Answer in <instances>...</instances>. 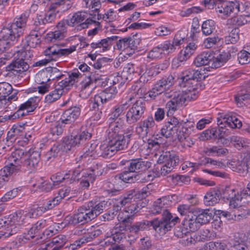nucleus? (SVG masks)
<instances>
[{"label": "nucleus", "mask_w": 250, "mask_h": 250, "mask_svg": "<svg viewBox=\"0 0 250 250\" xmlns=\"http://www.w3.org/2000/svg\"><path fill=\"white\" fill-rule=\"evenodd\" d=\"M131 89L134 91L133 94L139 99H146L148 97V92H146V89L144 86L138 85L137 84L133 85Z\"/></svg>", "instance_id": "5fc2aeb1"}, {"label": "nucleus", "mask_w": 250, "mask_h": 250, "mask_svg": "<svg viewBox=\"0 0 250 250\" xmlns=\"http://www.w3.org/2000/svg\"><path fill=\"white\" fill-rule=\"evenodd\" d=\"M118 36H113L110 37L102 39L97 42H93L90 44V46L93 49H102L103 51L109 50L114 42L117 41Z\"/></svg>", "instance_id": "c756f323"}, {"label": "nucleus", "mask_w": 250, "mask_h": 250, "mask_svg": "<svg viewBox=\"0 0 250 250\" xmlns=\"http://www.w3.org/2000/svg\"><path fill=\"white\" fill-rule=\"evenodd\" d=\"M21 150L23 152L20 159V165L23 162V166L25 167L28 170H33L38 166L40 160V154L38 151L30 150L24 154V152L21 149H17L15 151Z\"/></svg>", "instance_id": "a211bd4d"}, {"label": "nucleus", "mask_w": 250, "mask_h": 250, "mask_svg": "<svg viewBox=\"0 0 250 250\" xmlns=\"http://www.w3.org/2000/svg\"><path fill=\"white\" fill-rule=\"evenodd\" d=\"M59 88V87L58 88L55 87V89L45 96L44 99L45 103L51 104L60 98L62 93V90Z\"/></svg>", "instance_id": "8fccbe9b"}, {"label": "nucleus", "mask_w": 250, "mask_h": 250, "mask_svg": "<svg viewBox=\"0 0 250 250\" xmlns=\"http://www.w3.org/2000/svg\"><path fill=\"white\" fill-rule=\"evenodd\" d=\"M28 213L23 210H20L15 212L10 217L4 218V221H6V227H7V231L3 232L0 231V238L2 237L6 238L15 233L13 230L12 226L14 225H21L22 224L26 219Z\"/></svg>", "instance_id": "4468645a"}, {"label": "nucleus", "mask_w": 250, "mask_h": 250, "mask_svg": "<svg viewBox=\"0 0 250 250\" xmlns=\"http://www.w3.org/2000/svg\"><path fill=\"white\" fill-rule=\"evenodd\" d=\"M66 237L63 235H59L53 238L50 242L42 244L41 248L45 250H59L65 244Z\"/></svg>", "instance_id": "a878e982"}, {"label": "nucleus", "mask_w": 250, "mask_h": 250, "mask_svg": "<svg viewBox=\"0 0 250 250\" xmlns=\"http://www.w3.org/2000/svg\"><path fill=\"white\" fill-rule=\"evenodd\" d=\"M77 194L76 190H72L70 187H64L60 189L58 191V196L57 198H60L61 200L66 197L71 198L74 197Z\"/></svg>", "instance_id": "13d9d810"}, {"label": "nucleus", "mask_w": 250, "mask_h": 250, "mask_svg": "<svg viewBox=\"0 0 250 250\" xmlns=\"http://www.w3.org/2000/svg\"><path fill=\"white\" fill-rule=\"evenodd\" d=\"M240 30L237 28L233 29L229 33V35L226 36L225 41L227 43H234L239 39Z\"/></svg>", "instance_id": "680f3d73"}, {"label": "nucleus", "mask_w": 250, "mask_h": 250, "mask_svg": "<svg viewBox=\"0 0 250 250\" xmlns=\"http://www.w3.org/2000/svg\"><path fill=\"white\" fill-rule=\"evenodd\" d=\"M29 17L27 13H23L19 18H15L11 24L3 27L1 31L0 38V50L4 52L7 50L24 33Z\"/></svg>", "instance_id": "f03ea898"}, {"label": "nucleus", "mask_w": 250, "mask_h": 250, "mask_svg": "<svg viewBox=\"0 0 250 250\" xmlns=\"http://www.w3.org/2000/svg\"><path fill=\"white\" fill-rule=\"evenodd\" d=\"M134 191L131 190L124 194V196L120 198L116 203L114 204V208L116 210H120L122 207H126L129 206L131 203L135 201L134 197Z\"/></svg>", "instance_id": "473e14b6"}, {"label": "nucleus", "mask_w": 250, "mask_h": 250, "mask_svg": "<svg viewBox=\"0 0 250 250\" xmlns=\"http://www.w3.org/2000/svg\"><path fill=\"white\" fill-rule=\"evenodd\" d=\"M149 227H152L153 229L160 235L165 234L171 228V225L167 221H163L158 218L149 221Z\"/></svg>", "instance_id": "c85d7f7f"}, {"label": "nucleus", "mask_w": 250, "mask_h": 250, "mask_svg": "<svg viewBox=\"0 0 250 250\" xmlns=\"http://www.w3.org/2000/svg\"><path fill=\"white\" fill-rule=\"evenodd\" d=\"M40 102L39 97L35 96L29 98L25 102L21 104L18 110L13 114L5 115L4 117L5 121H13L20 118L28 115L29 113L35 110Z\"/></svg>", "instance_id": "9d476101"}, {"label": "nucleus", "mask_w": 250, "mask_h": 250, "mask_svg": "<svg viewBox=\"0 0 250 250\" xmlns=\"http://www.w3.org/2000/svg\"><path fill=\"white\" fill-rule=\"evenodd\" d=\"M117 92L116 86H110L100 94L95 95V101L97 103H101V104L106 103L114 98Z\"/></svg>", "instance_id": "bb28decb"}, {"label": "nucleus", "mask_w": 250, "mask_h": 250, "mask_svg": "<svg viewBox=\"0 0 250 250\" xmlns=\"http://www.w3.org/2000/svg\"><path fill=\"white\" fill-rule=\"evenodd\" d=\"M107 202L104 201L98 204H96L93 201H89L82 206L89 222L94 219L102 213L104 209L105 208Z\"/></svg>", "instance_id": "f3484780"}, {"label": "nucleus", "mask_w": 250, "mask_h": 250, "mask_svg": "<svg viewBox=\"0 0 250 250\" xmlns=\"http://www.w3.org/2000/svg\"><path fill=\"white\" fill-rule=\"evenodd\" d=\"M143 206L139 205V203H136L135 201L131 203L129 206L125 208L123 211L119 213H124V214L129 216L132 217V221H133L134 215L137 213Z\"/></svg>", "instance_id": "a18cd8bd"}, {"label": "nucleus", "mask_w": 250, "mask_h": 250, "mask_svg": "<svg viewBox=\"0 0 250 250\" xmlns=\"http://www.w3.org/2000/svg\"><path fill=\"white\" fill-rule=\"evenodd\" d=\"M249 83L245 86L246 89V92L244 93L242 91L240 93H238L235 97V102L239 106H242V104L243 101L250 99V92L248 91Z\"/></svg>", "instance_id": "e2e57ef3"}, {"label": "nucleus", "mask_w": 250, "mask_h": 250, "mask_svg": "<svg viewBox=\"0 0 250 250\" xmlns=\"http://www.w3.org/2000/svg\"><path fill=\"white\" fill-rule=\"evenodd\" d=\"M120 178L125 183L139 182L138 173H133L130 171L123 172L120 175Z\"/></svg>", "instance_id": "603ef678"}, {"label": "nucleus", "mask_w": 250, "mask_h": 250, "mask_svg": "<svg viewBox=\"0 0 250 250\" xmlns=\"http://www.w3.org/2000/svg\"><path fill=\"white\" fill-rule=\"evenodd\" d=\"M197 91H189L188 89L183 91H173L165 92V98L170 99L166 105L167 116L171 115L180 107L184 104L186 101H190L196 98Z\"/></svg>", "instance_id": "7ed1b4c3"}, {"label": "nucleus", "mask_w": 250, "mask_h": 250, "mask_svg": "<svg viewBox=\"0 0 250 250\" xmlns=\"http://www.w3.org/2000/svg\"><path fill=\"white\" fill-rule=\"evenodd\" d=\"M39 29L35 28L34 30H32L30 34L26 37L25 40L27 45L31 47H36L41 42V35L38 33Z\"/></svg>", "instance_id": "58836bf2"}, {"label": "nucleus", "mask_w": 250, "mask_h": 250, "mask_svg": "<svg viewBox=\"0 0 250 250\" xmlns=\"http://www.w3.org/2000/svg\"><path fill=\"white\" fill-rule=\"evenodd\" d=\"M199 213L196 215L198 221L202 226L209 222L212 218V213L208 209L199 210Z\"/></svg>", "instance_id": "864d4df0"}, {"label": "nucleus", "mask_w": 250, "mask_h": 250, "mask_svg": "<svg viewBox=\"0 0 250 250\" xmlns=\"http://www.w3.org/2000/svg\"><path fill=\"white\" fill-rule=\"evenodd\" d=\"M174 76L169 74L157 81L152 89L148 91L149 98L154 100L157 96L164 93L174 84Z\"/></svg>", "instance_id": "2eb2a0df"}, {"label": "nucleus", "mask_w": 250, "mask_h": 250, "mask_svg": "<svg viewBox=\"0 0 250 250\" xmlns=\"http://www.w3.org/2000/svg\"><path fill=\"white\" fill-rule=\"evenodd\" d=\"M51 221L48 219H41L37 223L33 225L30 230L28 231V235H29L31 238H33L36 235L42 232L44 229L45 231H43V234L46 233V235L49 236L50 234L48 233L50 231L51 233H53V231L51 230H47L46 229L50 225Z\"/></svg>", "instance_id": "4be33fe9"}, {"label": "nucleus", "mask_w": 250, "mask_h": 250, "mask_svg": "<svg viewBox=\"0 0 250 250\" xmlns=\"http://www.w3.org/2000/svg\"><path fill=\"white\" fill-rule=\"evenodd\" d=\"M228 54L229 53L226 52V51L221 52L216 58H214L211 67L217 68L221 66L223 63L230 59L229 55Z\"/></svg>", "instance_id": "09e8293b"}, {"label": "nucleus", "mask_w": 250, "mask_h": 250, "mask_svg": "<svg viewBox=\"0 0 250 250\" xmlns=\"http://www.w3.org/2000/svg\"><path fill=\"white\" fill-rule=\"evenodd\" d=\"M141 40L139 35L136 34L132 37H126L117 42V47L120 50H135L140 44Z\"/></svg>", "instance_id": "aec40b11"}, {"label": "nucleus", "mask_w": 250, "mask_h": 250, "mask_svg": "<svg viewBox=\"0 0 250 250\" xmlns=\"http://www.w3.org/2000/svg\"><path fill=\"white\" fill-rule=\"evenodd\" d=\"M156 177L154 171L138 173L139 182L146 183L152 181Z\"/></svg>", "instance_id": "774afa93"}, {"label": "nucleus", "mask_w": 250, "mask_h": 250, "mask_svg": "<svg viewBox=\"0 0 250 250\" xmlns=\"http://www.w3.org/2000/svg\"><path fill=\"white\" fill-rule=\"evenodd\" d=\"M202 75L198 70L188 69L182 72L180 78L181 87L187 88L189 91H197L199 86H201L198 82L202 79Z\"/></svg>", "instance_id": "6e6552de"}, {"label": "nucleus", "mask_w": 250, "mask_h": 250, "mask_svg": "<svg viewBox=\"0 0 250 250\" xmlns=\"http://www.w3.org/2000/svg\"><path fill=\"white\" fill-rule=\"evenodd\" d=\"M18 91L13 89L7 83H0V109H5L6 111L16 108L15 102L17 101Z\"/></svg>", "instance_id": "39448f33"}, {"label": "nucleus", "mask_w": 250, "mask_h": 250, "mask_svg": "<svg viewBox=\"0 0 250 250\" xmlns=\"http://www.w3.org/2000/svg\"><path fill=\"white\" fill-rule=\"evenodd\" d=\"M168 200L165 197H162L157 199L154 203L152 209V212L153 214H159L162 211H164L166 210Z\"/></svg>", "instance_id": "37998d69"}, {"label": "nucleus", "mask_w": 250, "mask_h": 250, "mask_svg": "<svg viewBox=\"0 0 250 250\" xmlns=\"http://www.w3.org/2000/svg\"><path fill=\"white\" fill-rule=\"evenodd\" d=\"M54 114L50 115L48 118L49 121H47L48 122H52L50 127V131L53 135H60L63 132L62 127L63 126V125L64 124L61 122L60 119L59 120L56 121L54 120Z\"/></svg>", "instance_id": "a19ab883"}, {"label": "nucleus", "mask_w": 250, "mask_h": 250, "mask_svg": "<svg viewBox=\"0 0 250 250\" xmlns=\"http://www.w3.org/2000/svg\"><path fill=\"white\" fill-rule=\"evenodd\" d=\"M215 29V23L211 20L205 21L202 25L203 34L208 36L210 35Z\"/></svg>", "instance_id": "4d7b16f0"}, {"label": "nucleus", "mask_w": 250, "mask_h": 250, "mask_svg": "<svg viewBox=\"0 0 250 250\" xmlns=\"http://www.w3.org/2000/svg\"><path fill=\"white\" fill-rule=\"evenodd\" d=\"M117 218L119 223L105 234L107 238L112 239V241L108 240L111 243L119 242L124 237L125 232L128 230V224L132 223V217L124 214V213H119Z\"/></svg>", "instance_id": "423d86ee"}, {"label": "nucleus", "mask_w": 250, "mask_h": 250, "mask_svg": "<svg viewBox=\"0 0 250 250\" xmlns=\"http://www.w3.org/2000/svg\"><path fill=\"white\" fill-rule=\"evenodd\" d=\"M14 52H17V57H19V59L13 61L5 67L6 71L8 72L7 74L9 76H19L29 68V65L24 61L26 52L21 49L20 50L14 51Z\"/></svg>", "instance_id": "9b49d317"}, {"label": "nucleus", "mask_w": 250, "mask_h": 250, "mask_svg": "<svg viewBox=\"0 0 250 250\" xmlns=\"http://www.w3.org/2000/svg\"><path fill=\"white\" fill-rule=\"evenodd\" d=\"M155 123L152 116L138 123L135 127L136 133L142 137H146L148 133L153 129Z\"/></svg>", "instance_id": "412c9836"}, {"label": "nucleus", "mask_w": 250, "mask_h": 250, "mask_svg": "<svg viewBox=\"0 0 250 250\" xmlns=\"http://www.w3.org/2000/svg\"><path fill=\"white\" fill-rule=\"evenodd\" d=\"M87 13L79 11L74 13L72 17L68 20V26H78L82 29L86 28L89 25L92 24L93 21L87 18Z\"/></svg>", "instance_id": "6ab92c4d"}, {"label": "nucleus", "mask_w": 250, "mask_h": 250, "mask_svg": "<svg viewBox=\"0 0 250 250\" xmlns=\"http://www.w3.org/2000/svg\"><path fill=\"white\" fill-rule=\"evenodd\" d=\"M23 152L21 150L13 151L8 157L9 164L0 170V188L8 181L9 177L21 170L20 159Z\"/></svg>", "instance_id": "0eeeda50"}, {"label": "nucleus", "mask_w": 250, "mask_h": 250, "mask_svg": "<svg viewBox=\"0 0 250 250\" xmlns=\"http://www.w3.org/2000/svg\"><path fill=\"white\" fill-rule=\"evenodd\" d=\"M232 193L234 192L233 196L231 197H229V206L230 208H237L241 206V201L243 199V197L242 194H243L242 192L241 194H239L238 192L237 194L235 193V191L234 189H231L230 190Z\"/></svg>", "instance_id": "3c124183"}, {"label": "nucleus", "mask_w": 250, "mask_h": 250, "mask_svg": "<svg viewBox=\"0 0 250 250\" xmlns=\"http://www.w3.org/2000/svg\"><path fill=\"white\" fill-rule=\"evenodd\" d=\"M76 45H72L67 48L61 49L57 45L48 47L45 51L44 54L47 59L42 60L36 62L37 66H43L52 61H56L62 56H66L76 50Z\"/></svg>", "instance_id": "1a4fd4ad"}, {"label": "nucleus", "mask_w": 250, "mask_h": 250, "mask_svg": "<svg viewBox=\"0 0 250 250\" xmlns=\"http://www.w3.org/2000/svg\"><path fill=\"white\" fill-rule=\"evenodd\" d=\"M146 110V104L144 100L139 99L126 112V122L129 125L134 124L139 121L143 116Z\"/></svg>", "instance_id": "ddd939ff"}, {"label": "nucleus", "mask_w": 250, "mask_h": 250, "mask_svg": "<svg viewBox=\"0 0 250 250\" xmlns=\"http://www.w3.org/2000/svg\"><path fill=\"white\" fill-rule=\"evenodd\" d=\"M190 57L186 54L183 50L179 53L178 57L173 60L172 65L173 67H177L181 65L182 63L186 61Z\"/></svg>", "instance_id": "69168bd1"}, {"label": "nucleus", "mask_w": 250, "mask_h": 250, "mask_svg": "<svg viewBox=\"0 0 250 250\" xmlns=\"http://www.w3.org/2000/svg\"><path fill=\"white\" fill-rule=\"evenodd\" d=\"M66 35L56 30L54 32H51L46 34V40L51 42H55L56 41H60L63 39Z\"/></svg>", "instance_id": "bf43d9fd"}, {"label": "nucleus", "mask_w": 250, "mask_h": 250, "mask_svg": "<svg viewBox=\"0 0 250 250\" xmlns=\"http://www.w3.org/2000/svg\"><path fill=\"white\" fill-rule=\"evenodd\" d=\"M228 167L240 175L245 176L247 174V167L245 160L233 159L228 162Z\"/></svg>", "instance_id": "f704fd0d"}, {"label": "nucleus", "mask_w": 250, "mask_h": 250, "mask_svg": "<svg viewBox=\"0 0 250 250\" xmlns=\"http://www.w3.org/2000/svg\"><path fill=\"white\" fill-rule=\"evenodd\" d=\"M96 147L95 145L91 144L90 147H87L84 148L83 154H80L79 157L76 158L77 162L86 160L87 158L93 156L95 152L94 150Z\"/></svg>", "instance_id": "6e6d98bb"}, {"label": "nucleus", "mask_w": 250, "mask_h": 250, "mask_svg": "<svg viewBox=\"0 0 250 250\" xmlns=\"http://www.w3.org/2000/svg\"><path fill=\"white\" fill-rule=\"evenodd\" d=\"M217 125L219 126L224 125V127L229 126L231 128H240L242 126V122L232 114H225L218 118Z\"/></svg>", "instance_id": "b1692460"}, {"label": "nucleus", "mask_w": 250, "mask_h": 250, "mask_svg": "<svg viewBox=\"0 0 250 250\" xmlns=\"http://www.w3.org/2000/svg\"><path fill=\"white\" fill-rule=\"evenodd\" d=\"M94 174L89 172L87 170L82 172V179L80 185L83 188H88L90 183H93L95 181Z\"/></svg>", "instance_id": "de8ad7c7"}, {"label": "nucleus", "mask_w": 250, "mask_h": 250, "mask_svg": "<svg viewBox=\"0 0 250 250\" xmlns=\"http://www.w3.org/2000/svg\"><path fill=\"white\" fill-rule=\"evenodd\" d=\"M133 99V97H130L126 101H123L121 104L116 105L111 113V118L113 119H117L123 114L125 111L129 107V102L132 101Z\"/></svg>", "instance_id": "e433bc0d"}, {"label": "nucleus", "mask_w": 250, "mask_h": 250, "mask_svg": "<svg viewBox=\"0 0 250 250\" xmlns=\"http://www.w3.org/2000/svg\"><path fill=\"white\" fill-rule=\"evenodd\" d=\"M230 141L238 149L243 148L247 152H250V145L246 139L238 136H232L230 137Z\"/></svg>", "instance_id": "ea45409f"}, {"label": "nucleus", "mask_w": 250, "mask_h": 250, "mask_svg": "<svg viewBox=\"0 0 250 250\" xmlns=\"http://www.w3.org/2000/svg\"><path fill=\"white\" fill-rule=\"evenodd\" d=\"M231 21L235 26H241L250 21V16L244 15H238L232 18Z\"/></svg>", "instance_id": "052dcab7"}, {"label": "nucleus", "mask_w": 250, "mask_h": 250, "mask_svg": "<svg viewBox=\"0 0 250 250\" xmlns=\"http://www.w3.org/2000/svg\"><path fill=\"white\" fill-rule=\"evenodd\" d=\"M45 13L43 12H40L38 13L35 20L34 24L36 26L44 25L46 23L52 22L56 17V13L54 10H51Z\"/></svg>", "instance_id": "cd10ccee"}, {"label": "nucleus", "mask_w": 250, "mask_h": 250, "mask_svg": "<svg viewBox=\"0 0 250 250\" xmlns=\"http://www.w3.org/2000/svg\"><path fill=\"white\" fill-rule=\"evenodd\" d=\"M129 163L128 170L131 172H137L144 171L150 167L151 163L147 161H143L141 159L132 160L130 161H127Z\"/></svg>", "instance_id": "2f4dec72"}, {"label": "nucleus", "mask_w": 250, "mask_h": 250, "mask_svg": "<svg viewBox=\"0 0 250 250\" xmlns=\"http://www.w3.org/2000/svg\"><path fill=\"white\" fill-rule=\"evenodd\" d=\"M195 130V124L193 122H188L182 128V130L177 134V137L179 140H184L186 137L189 136Z\"/></svg>", "instance_id": "c03bdc74"}, {"label": "nucleus", "mask_w": 250, "mask_h": 250, "mask_svg": "<svg viewBox=\"0 0 250 250\" xmlns=\"http://www.w3.org/2000/svg\"><path fill=\"white\" fill-rule=\"evenodd\" d=\"M182 226L176 228L174 234L178 237L183 238L189 233V231H195L201 226L198 221L196 215L188 216L182 222Z\"/></svg>", "instance_id": "f8f14e48"}, {"label": "nucleus", "mask_w": 250, "mask_h": 250, "mask_svg": "<svg viewBox=\"0 0 250 250\" xmlns=\"http://www.w3.org/2000/svg\"><path fill=\"white\" fill-rule=\"evenodd\" d=\"M69 177H67L66 173L63 174L60 172L56 173L52 175L50 179L52 181L53 186L54 187H57L60 183L62 182L64 180L69 179Z\"/></svg>", "instance_id": "338daca9"}, {"label": "nucleus", "mask_w": 250, "mask_h": 250, "mask_svg": "<svg viewBox=\"0 0 250 250\" xmlns=\"http://www.w3.org/2000/svg\"><path fill=\"white\" fill-rule=\"evenodd\" d=\"M179 161L178 156L173 152H166L161 155L158 160V162L160 164H164V165L161 168V175L166 176L169 173L178 163Z\"/></svg>", "instance_id": "dca6fc26"}, {"label": "nucleus", "mask_w": 250, "mask_h": 250, "mask_svg": "<svg viewBox=\"0 0 250 250\" xmlns=\"http://www.w3.org/2000/svg\"><path fill=\"white\" fill-rule=\"evenodd\" d=\"M220 40L221 39L217 36L208 37L204 40L203 45L206 48H211L218 45Z\"/></svg>", "instance_id": "0e129e2a"}, {"label": "nucleus", "mask_w": 250, "mask_h": 250, "mask_svg": "<svg viewBox=\"0 0 250 250\" xmlns=\"http://www.w3.org/2000/svg\"><path fill=\"white\" fill-rule=\"evenodd\" d=\"M149 221L145 220L136 222L131 225L128 224V229L130 232L138 233L141 231H144L150 228Z\"/></svg>", "instance_id": "79ce46f5"}, {"label": "nucleus", "mask_w": 250, "mask_h": 250, "mask_svg": "<svg viewBox=\"0 0 250 250\" xmlns=\"http://www.w3.org/2000/svg\"><path fill=\"white\" fill-rule=\"evenodd\" d=\"M78 233L83 235L79 240L75 241L74 243L70 245V249H71L72 250L80 248L82 244L90 242L94 239L91 232L89 231V229H80L78 230Z\"/></svg>", "instance_id": "7c9ffc66"}, {"label": "nucleus", "mask_w": 250, "mask_h": 250, "mask_svg": "<svg viewBox=\"0 0 250 250\" xmlns=\"http://www.w3.org/2000/svg\"><path fill=\"white\" fill-rule=\"evenodd\" d=\"M204 152L208 156L215 155L217 156H222L227 155L229 153V150L226 148L213 146L206 148Z\"/></svg>", "instance_id": "49530a36"}, {"label": "nucleus", "mask_w": 250, "mask_h": 250, "mask_svg": "<svg viewBox=\"0 0 250 250\" xmlns=\"http://www.w3.org/2000/svg\"><path fill=\"white\" fill-rule=\"evenodd\" d=\"M122 133L116 123L111 125L107 132L108 144L101 145L98 154L103 158H108L113 155L115 151L126 148L132 135V129L125 136Z\"/></svg>", "instance_id": "f257e3e1"}, {"label": "nucleus", "mask_w": 250, "mask_h": 250, "mask_svg": "<svg viewBox=\"0 0 250 250\" xmlns=\"http://www.w3.org/2000/svg\"><path fill=\"white\" fill-rule=\"evenodd\" d=\"M213 59V54L210 51H204L196 57L194 63L196 66L199 67L209 64L210 62L212 63Z\"/></svg>", "instance_id": "72a5a7b5"}, {"label": "nucleus", "mask_w": 250, "mask_h": 250, "mask_svg": "<svg viewBox=\"0 0 250 250\" xmlns=\"http://www.w3.org/2000/svg\"><path fill=\"white\" fill-rule=\"evenodd\" d=\"M64 222L68 225H76L88 223L89 221L83 206H81L78 208L76 213L73 215L67 216L64 219Z\"/></svg>", "instance_id": "5701e85b"}, {"label": "nucleus", "mask_w": 250, "mask_h": 250, "mask_svg": "<svg viewBox=\"0 0 250 250\" xmlns=\"http://www.w3.org/2000/svg\"><path fill=\"white\" fill-rule=\"evenodd\" d=\"M81 109L79 107L74 106L65 110L61 118V122L64 125L73 123L80 116Z\"/></svg>", "instance_id": "393cba45"}, {"label": "nucleus", "mask_w": 250, "mask_h": 250, "mask_svg": "<svg viewBox=\"0 0 250 250\" xmlns=\"http://www.w3.org/2000/svg\"><path fill=\"white\" fill-rule=\"evenodd\" d=\"M215 2V0H204L203 1L205 6L208 9L213 8L215 4L216 12L219 16L228 17L240 11V4L237 0H217Z\"/></svg>", "instance_id": "20e7f679"}, {"label": "nucleus", "mask_w": 250, "mask_h": 250, "mask_svg": "<svg viewBox=\"0 0 250 250\" xmlns=\"http://www.w3.org/2000/svg\"><path fill=\"white\" fill-rule=\"evenodd\" d=\"M43 2H50V8L51 10H55L58 6H62V9L65 11L71 8L73 5L72 0H44Z\"/></svg>", "instance_id": "4c0bfd02"}, {"label": "nucleus", "mask_w": 250, "mask_h": 250, "mask_svg": "<svg viewBox=\"0 0 250 250\" xmlns=\"http://www.w3.org/2000/svg\"><path fill=\"white\" fill-rule=\"evenodd\" d=\"M221 192L217 188H214L207 193L204 197V203L207 206H212L220 200Z\"/></svg>", "instance_id": "c9c22d12"}]
</instances>
